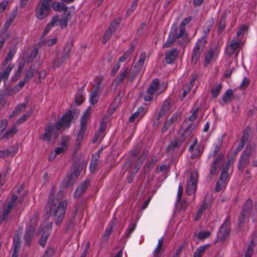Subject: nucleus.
Masks as SVG:
<instances>
[{
    "mask_svg": "<svg viewBox=\"0 0 257 257\" xmlns=\"http://www.w3.org/2000/svg\"><path fill=\"white\" fill-rule=\"evenodd\" d=\"M250 83V81L248 78L244 77L240 85V88L242 90L246 89Z\"/></svg>",
    "mask_w": 257,
    "mask_h": 257,
    "instance_id": "55",
    "label": "nucleus"
},
{
    "mask_svg": "<svg viewBox=\"0 0 257 257\" xmlns=\"http://www.w3.org/2000/svg\"><path fill=\"white\" fill-rule=\"evenodd\" d=\"M249 157L241 154L238 162L237 168L239 171L243 172L245 168L249 163Z\"/></svg>",
    "mask_w": 257,
    "mask_h": 257,
    "instance_id": "20",
    "label": "nucleus"
},
{
    "mask_svg": "<svg viewBox=\"0 0 257 257\" xmlns=\"http://www.w3.org/2000/svg\"><path fill=\"white\" fill-rule=\"evenodd\" d=\"M173 123L169 119H166L164 121L163 126L162 128V133H165V132H166L168 128L171 127L173 125Z\"/></svg>",
    "mask_w": 257,
    "mask_h": 257,
    "instance_id": "50",
    "label": "nucleus"
},
{
    "mask_svg": "<svg viewBox=\"0 0 257 257\" xmlns=\"http://www.w3.org/2000/svg\"><path fill=\"white\" fill-rule=\"evenodd\" d=\"M89 116V113L85 112L81 118L80 128L76 139V145L78 146L80 145L81 142L84 139L85 133L87 128V120Z\"/></svg>",
    "mask_w": 257,
    "mask_h": 257,
    "instance_id": "10",
    "label": "nucleus"
},
{
    "mask_svg": "<svg viewBox=\"0 0 257 257\" xmlns=\"http://www.w3.org/2000/svg\"><path fill=\"white\" fill-rule=\"evenodd\" d=\"M171 107L172 105L171 101L168 99H166L163 102L158 113L160 115L163 116L170 110Z\"/></svg>",
    "mask_w": 257,
    "mask_h": 257,
    "instance_id": "25",
    "label": "nucleus"
},
{
    "mask_svg": "<svg viewBox=\"0 0 257 257\" xmlns=\"http://www.w3.org/2000/svg\"><path fill=\"white\" fill-rule=\"evenodd\" d=\"M224 157V155L220 154H219L217 157L212 162L213 164L217 165L218 166L220 164L222 160H223Z\"/></svg>",
    "mask_w": 257,
    "mask_h": 257,
    "instance_id": "63",
    "label": "nucleus"
},
{
    "mask_svg": "<svg viewBox=\"0 0 257 257\" xmlns=\"http://www.w3.org/2000/svg\"><path fill=\"white\" fill-rule=\"evenodd\" d=\"M254 244L252 241H251L248 246L247 250L245 253V257H251L253 250Z\"/></svg>",
    "mask_w": 257,
    "mask_h": 257,
    "instance_id": "52",
    "label": "nucleus"
},
{
    "mask_svg": "<svg viewBox=\"0 0 257 257\" xmlns=\"http://www.w3.org/2000/svg\"><path fill=\"white\" fill-rule=\"evenodd\" d=\"M55 130H56L55 125L54 126L51 124L47 125L45 129L44 133L40 136V140L49 142L53 136Z\"/></svg>",
    "mask_w": 257,
    "mask_h": 257,
    "instance_id": "14",
    "label": "nucleus"
},
{
    "mask_svg": "<svg viewBox=\"0 0 257 257\" xmlns=\"http://www.w3.org/2000/svg\"><path fill=\"white\" fill-rule=\"evenodd\" d=\"M188 206V203L185 200H177L176 207L180 211H185Z\"/></svg>",
    "mask_w": 257,
    "mask_h": 257,
    "instance_id": "34",
    "label": "nucleus"
},
{
    "mask_svg": "<svg viewBox=\"0 0 257 257\" xmlns=\"http://www.w3.org/2000/svg\"><path fill=\"white\" fill-rule=\"evenodd\" d=\"M52 223L50 224H47L45 228V230L43 233L39 240V244L44 247L46 245L47 239L50 235V231L51 229Z\"/></svg>",
    "mask_w": 257,
    "mask_h": 257,
    "instance_id": "19",
    "label": "nucleus"
},
{
    "mask_svg": "<svg viewBox=\"0 0 257 257\" xmlns=\"http://www.w3.org/2000/svg\"><path fill=\"white\" fill-rule=\"evenodd\" d=\"M255 145L254 144H248L241 154L250 158V156L255 152Z\"/></svg>",
    "mask_w": 257,
    "mask_h": 257,
    "instance_id": "30",
    "label": "nucleus"
},
{
    "mask_svg": "<svg viewBox=\"0 0 257 257\" xmlns=\"http://www.w3.org/2000/svg\"><path fill=\"white\" fill-rule=\"evenodd\" d=\"M73 46L71 42H67L63 48V50L60 58H55L53 62V67H59L69 57Z\"/></svg>",
    "mask_w": 257,
    "mask_h": 257,
    "instance_id": "8",
    "label": "nucleus"
},
{
    "mask_svg": "<svg viewBox=\"0 0 257 257\" xmlns=\"http://www.w3.org/2000/svg\"><path fill=\"white\" fill-rule=\"evenodd\" d=\"M130 73V70L128 67L123 68L117 75L115 79V85H119L121 84Z\"/></svg>",
    "mask_w": 257,
    "mask_h": 257,
    "instance_id": "16",
    "label": "nucleus"
},
{
    "mask_svg": "<svg viewBox=\"0 0 257 257\" xmlns=\"http://www.w3.org/2000/svg\"><path fill=\"white\" fill-rule=\"evenodd\" d=\"M181 144L178 139H175L168 146L167 151L169 152H172L175 149L178 148Z\"/></svg>",
    "mask_w": 257,
    "mask_h": 257,
    "instance_id": "32",
    "label": "nucleus"
},
{
    "mask_svg": "<svg viewBox=\"0 0 257 257\" xmlns=\"http://www.w3.org/2000/svg\"><path fill=\"white\" fill-rule=\"evenodd\" d=\"M136 226L137 224L136 223L131 224L124 234V237H129L131 234L134 231Z\"/></svg>",
    "mask_w": 257,
    "mask_h": 257,
    "instance_id": "47",
    "label": "nucleus"
},
{
    "mask_svg": "<svg viewBox=\"0 0 257 257\" xmlns=\"http://www.w3.org/2000/svg\"><path fill=\"white\" fill-rule=\"evenodd\" d=\"M162 116L160 115L158 113V114L155 115L154 116V117L152 119V121L153 126L154 127H155L156 128L158 127V126H159V125L161 123V121L160 120V119Z\"/></svg>",
    "mask_w": 257,
    "mask_h": 257,
    "instance_id": "51",
    "label": "nucleus"
},
{
    "mask_svg": "<svg viewBox=\"0 0 257 257\" xmlns=\"http://www.w3.org/2000/svg\"><path fill=\"white\" fill-rule=\"evenodd\" d=\"M84 100V92L83 88H80L78 89L77 93L76 94L75 102L77 105H79L81 104Z\"/></svg>",
    "mask_w": 257,
    "mask_h": 257,
    "instance_id": "31",
    "label": "nucleus"
},
{
    "mask_svg": "<svg viewBox=\"0 0 257 257\" xmlns=\"http://www.w3.org/2000/svg\"><path fill=\"white\" fill-rule=\"evenodd\" d=\"M211 232L209 231H200L197 234H195L194 236H196L197 238L200 240H204L210 236Z\"/></svg>",
    "mask_w": 257,
    "mask_h": 257,
    "instance_id": "43",
    "label": "nucleus"
},
{
    "mask_svg": "<svg viewBox=\"0 0 257 257\" xmlns=\"http://www.w3.org/2000/svg\"><path fill=\"white\" fill-rule=\"evenodd\" d=\"M198 179V172L194 170L190 173V178L187 183L186 191L188 195L194 194L197 188V183Z\"/></svg>",
    "mask_w": 257,
    "mask_h": 257,
    "instance_id": "9",
    "label": "nucleus"
},
{
    "mask_svg": "<svg viewBox=\"0 0 257 257\" xmlns=\"http://www.w3.org/2000/svg\"><path fill=\"white\" fill-rule=\"evenodd\" d=\"M218 167V166L217 165H216L213 163L211 164L209 174L207 176V180L208 181H210L212 179L213 176L216 172Z\"/></svg>",
    "mask_w": 257,
    "mask_h": 257,
    "instance_id": "39",
    "label": "nucleus"
},
{
    "mask_svg": "<svg viewBox=\"0 0 257 257\" xmlns=\"http://www.w3.org/2000/svg\"><path fill=\"white\" fill-rule=\"evenodd\" d=\"M8 125V121L6 119H3L0 121V135L6 130Z\"/></svg>",
    "mask_w": 257,
    "mask_h": 257,
    "instance_id": "59",
    "label": "nucleus"
},
{
    "mask_svg": "<svg viewBox=\"0 0 257 257\" xmlns=\"http://www.w3.org/2000/svg\"><path fill=\"white\" fill-rule=\"evenodd\" d=\"M9 35L6 33V30H2L0 32V42H2L4 44L6 40L9 38Z\"/></svg>",
    "mask_w": 257,
    "mask_h": 257,
    "instance_id": "58",
    "label": "nucleus"
},
{
    "mask_svg": "<svg viewBox=\"0 0 257 257\" xmlns=\"http://www.w3.org/2000/svg\"><path fill=\"white\" fill-rule=\"evenodd\" d=\"M78 114L76 110H68L67 111L61 119L55 124V127L57 131H60L62 127L68 128L70 126L71 122L74 119V117Z\"/></svg>",
    "mask_w": 257,
    "mask_h": 257,
    "instance_id": "4",
    "label": "nucleus"
},
{
    "mask_svg": "<svg viewBox=\"0 0 257 257\" xmlns=\"http://www.w3.org/2000/svg\"><path fill=\"white\" fill-rule=\"evenodd\" d=\"M229 223L230 218L227 217L217 232L216 241H223L228 236L230 232Z\"/></svg>",
    "mask_w": 257,
    "mask_h": 257,
    "instance_id": "11",
    "label": "nucleus"
},
{
    "mask_svg": "<svg viewBox=\"0 0 257 257\" xmlns=\"http://www.w3.org/2000/svg\"><path fill=\"white\" fill-rule=\"evenodd\" d=\"M175 42L185 47L189 42V40L185 28H183L180 26L178 28L177 25L173 24L171 27L168 39L163 45V47H170Z\"/></svg>",
    "mask_w": 257,
    "mask_h": 257,
    "instance_id": "2",
    "label": "nucleus"
},
{
    "mask_svg": "<svg viewBox=\"0 0 257 257\" xmlns=\"http://www.w3.org/2000/svg\"><path fill=\"white\" fill-rule=\"evenodd\" d=\"M231 163V161L229 160L227 164L222 168L219 179L217 181L214 189L215 192H219L225 187L228 178V170Z\"/></svg>",
    "mask_w": 257,
    "mask_h": 257,
    "instance_id": "6",
    "label": "nucleus"
},
{
    "mask_svg": "<svg viewBox=\"0 0 257 257\" xmlns=\"http://www.w3.org/2000/svg\"><path fill=\"white\" fill-rule=\"evenodd\" d=\"M252 207V201L248 198L246 200L243 208L238 218V224L244 222V219L247 215L249 214Z\"/></svg>",
    "mask_w": 257,
    "mask_h": 257,
    "instance_id": "13",
    "label": "nucleus"
},
{
    "mask_svg": "<svg viewBox=\"0 0 257 257\" xmlns=\"http://www.w3.org/2000/svg\"><path fill=\"white\" fill-rule=\"evenodd\" d=\"M52 0H40L35 8V17L40 20L47 18L51 12Z\"/></svg>",
    "mask_w": 257,
    "mask_h": 257,
    "instance_id": "3",
    "label": "nucleus"
},
{
    "mask_svg": "<svg viewBox=\"0 0 257 257\" xmlns=\"http://www.w3.org/2000/svg\"><path fill=\"white\" fill-rule=\"evenodd\" d=\"M226 15L225 14L222 15L220 19L218 24V30L220 32L223 31L225 28Z\"/></svg>",
    "mask_w": 257,
    "mask_h": 257,
    "instance_id": "42",
    "label": "nucleus"
},
{
    "mask_svg": "<svg viewBox=\"0 0 257 257\" xmlns=\"http://www.w3.org/2000/svg\"><path fill=\"white\" fill-rule=\"evenodd\" d=\"M147 111V109L143 106L139 107L137 112L140 115V119H141Z\"/></svg>",
    "mask_w": 257,
    "mask_h": 257,
    "instance_id": "62",
    "label": "nucleus"
},
{
    "mask_svg": "<svg viewBox=\"0 0 257 257\" xmlns=\"http://www.w3.org/2000/svg\"><path fill=\"white\" fill-rule=\"evenodd\" d=\"M114 33V32L108 29L104 33L103 38L102 39V44H105L108 40H110V39L111 37L112 34Z\"/></svg>",
    "mask_w": 257,
    "mask_h": 257,
    "instance_id": "45",
    "label": "nucleus"
},
{
    "mask_svg": "<svg viewBox=\"0 0 257 257\" xmlns=\"http://www.w3.org/2000/svg\"><path fill=\"white\" fill-rule=\"evenodd\" d=\"M83 165L82 163H79L74 166L73 171L72 172L73 174H75V176L78 177L82 169Z\"/></svg>",
    "mask_w": 257,
    "mask_h": 257,
    "instance_id": "49",
    "label": "nucleus"
},
{
    "mask_svg": "<svg viewBox=\"0 0 257 257\" xmlns=\"http://www.w3.org/2000/svg\"><path fill=\"white\" fill-rule=\"evenodd\" d=\"M31 113L28 112L24 115H23L21 117H20L16 121L17 124H20L26 121L31 116Z\"/></svg>",
    "mask_w": 257,
    "mask_h": 257,
    "instance_id": "53",
    "label": "nucleus"
},
{
    "mask_svg": "<svg viewBox=\"0 0 257 257\" xmlns=\"http://www.w3.org/2000/svg\"><path fill=\"white\" fill-rule=\"evenodd\" d=\"M67 205V201L63 200L62 191H59L55 198L52 197L51 195L49 196L45 209L49 216L54 218L57 225L60 224L64 219Z\"/></svg>",
    "mask_w": 257,
    "mask_h": 257,
    "instance_id": "1",
    "label": "nucleus"
},
{
    "mask_svg": "<svg viewBox=\"0 0 257 257\" xmlns=\"http://www.w3.org/2000/svg\"><path fill=\"white\" fill-rule=\"evenodd\" d=\"M25 83H27V82L26 81H25V79L23 81H20L18 84L14 86V92L16 93L20 91L24 86Z\"/></svg>",
    "mask_w": 257,
    "mask_h": 257,
    "instance_id": "57",
    "label": "nucleus"
},
{
    "mask_svg": "<svg viewBox=\"0 0 257 257\" xmlns=\"http://www.w3.org/2000/svg\"><path fill=\"white\" fill-rule=\"evenodd\" d=\"M13 252L19 253L21 247V241L20 237L18 234H15V238L13 240Z\"/></svg>",
    "mask_w": 257,
    "mask_h": 257,
    "instance_id": "27",
    "label": "nucleus"
},
{
    "mask_svg": "<svg viewBox=\"0 0 257 257\" xmlns=\"http://www.w3.org/2000/svg\"><path fill=\"white\" fill-rule=\"evenodd\" d=\"M52 8L56 12H66L67 11V7L62 2H55L52 4Z\"/></svg>",
    "mask_w": 257,
    "mask_h": 257,
    "instance_id": "28",
    "label": "nucleus"
},
{
    "mask_svg": "<svg viewBox=\"0 0 257 257\" xmlns=\"http://www.w3.org/2000/svg\"><path fill=\"white\" fill-rule=\"evenodd\" d=\"M179 51L176 48H173L167 52L165 54V59L167 64H172L177 58Z\"/></svg>",
    "mask_w": 257,
    "mask_h": 257,
    "instance_id": "15",
    "label": "nucleus"
},
{
    "mask_svg": "<svg viewBox=\"0 0 257 257\" xmlns=\"http://www.w3.org/2000/svg\"><path fill=\"white\" fill-rule=\"evenodd\" d=\"M239 43L237 42H235L232 40L229 46L226 47L225 49V52L226 55L229 56H231L233 55L234 52L237 51L236 55H237L239 51Z\"/></svg>",
    "mask_w": 257,
    "mask_h": 257,
    "instance_id": "22",
    "label": "nucleus"
},
{
    "mask_svg": "<svg viewBox=\"0 0 257 257\" xmlns=\"http://www.w3.org/2000/svg\"><path fill=\"white\" fill-rule=\"evenodd\" d=\"M218 55L216 49H210L205 55L204 66H207L214 58L216 57Z\"/></svg>",
    "mask_w": 257,
    "mask_h": 257,
    "instance_id": "21",
    "label": "nucleus"
},
{
    "mask_svg": "<svg viewBox=\"0 0 257 257\" xmlns=\"http://www.w3.org/2000/svg\"><path fill=\"white\" fill-rule=\"evenodd\" d=\"M89 185V181L87 180L83 181L77 188L74 193V197L75 198H79L83 193H84Z\"/></svg>",
    "mask_w": 257,
    "mask_h": 257,
    "instance_id": "17",
    "label": "nucleus"
},
{
    "mask_svg": "<svg viewBox=\"0 0 257 257\" xmlns=\"http://www.w3.org/2000/svg\"><path fill=\"white\" fill-rule=\"evenodd\" d=\"M14 64H10L4 72L0 73V82L2 79L4 80L8 79L10 73L14 68Z\"/></svg>",
    "mask_w": 257,
    "mask_h": 257,
    "instance_id": "29",
    "label": "nucleus"
},
{
    "mask_svg": "<svg viewBox=\"0 0 257 257\" xmlns=\"http://www.w3.org/2000/svg\"><path fill=\"white\" fill-rule=\"evenodd\" d=\"M17 132V129L14 126L13 128L8 130L2 137V139L8 138L13 136Z\"/></svg>",
    "mask_w": 257,
    "mask_h": 257,
    "instance_id": "46",
    "label": "nucleus"
},
{
    "mask_svg": "<svg viewBox=\"0 0 257 257\" xmlns=\"http://www.w3.org/2000/svg\"><path fill=\"white\" fill-rule=\"evenodd\" d=\"M233 95V91L232 89H228L224 93L222 96V101L224 103H228Z\"/></svg>",
    "mask_w": 257,
    "mask_h": 257,
    "instance_id": "37",
    "label": "nucleus"
},
{
    "mask_svg": "<svg viewBox=\"0 0 257 257\" xmlns=\"http://www.w3.org/2000/svg\"><path fill=\"white\" fill-rule=\"evenodd\" d=\"M69 137L66 136L63 137L62 138V141L60 143L61 147H64L66 150H67L69 147Z\"/></svg>",
    "mask_w": 257,
    "mask_h": 257,
    "instance_id": "48",
    "label": "nucleus"
},
{
    "mask_svg": "<svg viewBox=\"0 0 257 257\" xmlns=\"http://www.w3.org/2000/svg\"><path fill=\"white\" fill-rule=\"evenodd\" d=\"M146 58V52H143L141 53L139 60L135 65L132 70L131 74L127 76V80L133 82L136 77L139 74L144 66L145 60Z\"/></svg>",
    "mask_w": 257,
    "mask_h": 257,
    "instance_id": "7",
    "label": "nucleus"
},
{
    "mask_svg": "<svg viewBox=\"0 0 257 257\" xmlns=\"http://www.w3.org/2000/svg\"><path fill=\"white\" fill-rule=\"evenodd\" d=\"M141 147L140 146H136L130 152V155L132 157L136 156L140 152Z\"/></svg>",
    "mask_w": 257,
    "mask_h": 257,
    "instance_id": "61",
    "label": "nucleus"
},
{
    "mask_svg": "<svg viewBox=\"0 0 257 257\" xmlns=\"http://www.w3.org/2000/svg\"><path fill=\"white\" fill-rule=\"evenodd\" d=\"M181 117V113L180 112L175 113L169 120L174 124L178 122Z\"/></svg>",
    "mask_w": 257,
    "mask_h": 257,
    "instance_id": "56",
    "label": "nucleus"
},
{
    "mask_svg": "<svg viewBox=\"0 0 257 257\" xmlns=\"http://www.w3.org/2000/svg\"><path fill=\"white\" fill-rule=\"evenodd\" d=\"M197 142V139H195L193 144L189 148V151L191 152L190 158L192 159H194L200 157L202 154V151L200 150L198 146L195 148Z\"/></svg>",
    "mask_w": 257,
    "mask_h": 257,
    "instance_id": "18",
    "label": "nucleus"
},
{
    "mask_svg": "<svg viewBox=\"0 0 257 257\" xmlns=\"http://www.w3.org/2000/svg\"><path fill=\"white\" fill-rule=\"evenodd\" d=\"M34 228L31 229H27L24 236L25 244L28 246L31 244L33 237L34 236Z\"/></svg>",
    "mask_w": 257,
    "mask_h": 257,
    "instance_id": "26",
    "label": "nucleus"
},
{
    "mask_svg": "<svg viewBox=\"0 0 257 257\" xmlns=\"http://www.w3.org/2000/svg\"><path fill=\"white\" fill-rule=\"evenodd\" d=\"M98 94V91H97V89H95L90 93L89 102L91 104L94 105L97 102L99 98Z\"/></svg>",
    "mask_w": 257,
    "mask_h": 257,
    "instance_id": "36",
    "label": "nucleus"
},
{
    "mask_svg": "<svg viewBox=\"0 0 257 257\" xmlns=\"http://www.w3.org/2000/svg\"><path fill=\"white\" fill-rule=\"evenodd\" d=\"M120 19L117 18L114 20L110 24L109 29L115 32L119 26Z\"/></svg>",
    "mask_w": 257,
    "mask_h": 257,
    "instance_id": "41",
    "label": "nucleus"
},
{
    "mask_svg": "<svg viewBox=\"0 0 257 257\" xmlns=\"http://www.w3.org/2000/svg\"><path fill=\"white\" fill-rule=\"evenodd\" d=\"M159 82V79H154L147 90V93L154 94L158 90Z\"/></svg>",
    "mask_w": 257,
    "mask_h": 257,
    "instance_id": "24",
    "label": "nucleus"
},
{
    "mask_svg": "<svg viewBox=\"0 0 257 257\" xmlns=\"http://www.w3.org/2000/svg\"><path fill=\"white\" fill-rule=\"evenodd\" d=\"M36 71L35 69L31 67L28 71H27L25 74L24 79L26 81L27 83L34 76L35 72Z\"/></svg>",
    "mask_w": 257,
    "mask_h": 257,
    "instance_id": "44",
    "label": "nucleus"
},
{
    "mask_svg": "<svg viewBox=\"0 0 257 257\" xmlns=\"http://www.w3.org/2000/svg\"><path fill=\"white\" fill-rule=\"evenodd\" d=\"M222 88V85L221 83L218 84L215 87H213L211 90L212 97L213 98L217 97L219 95Z\"/></svg>",
    "mask_w": 257,
    "mask_h": 257,
    "instance_id": "40",
    "label": "nucleus"
},
{
    "mask_svg": "<svg viewBox=\"0 0 257 257\" xmlns=\"http://www.w3.org/2000/svg\"><path fill=\"white\" fill-rule=\"evenodd\" d=\"M164 242L163 237H161L158 240V245L156 248L155 249L153 252V256H161L162 254V248Z\"/></svg>",
    "mask_w": 257,
    "mask_h": 257,
    "instance_id": "33",
    "label": "nucleus"
},
{
    "mask_svg": "<svg viewBox=\"0 0 257 257\" xmlns=\"http://www.w3.org/2000/svg\"><path fill=\"white\" fill-rule=\"evenodd\" d=\"M194 125L193 124H191L188 125L185 130H183L181 128L178 132V134L180 136L178 140L180 142L182 143L185 141L189 139L191 136L193 130H194Z\"/></svg>",
    "mask_w": 257,
    "mask_h": 257,
    "instance_id": "12",
    "label": "nucleus"
},
{
    "mask_svg": "<svg viewBox=\"0 0 257 257\" xmlns=\"http://www.w3.org/2000/svg\"><path fill=\"white\" fill-rule=\"evenodd\" d=\"M18 150V145H16L13 146L11 149H7L4 151H0V158H5L6 157L14 156Z\"/></svg>",
    "mask_w": 257,
    "mask_h": 257,
    "instance_id": "23",
    "label": "nucleus"
},
{
    "mask_svg": "<svg viewBox=\"0 0 257 257\" xmlns=\"http://www.w3.org/2000/svg\"><path fill=\"white\" fill-rule=\"evenodd\" d=\"M105 129H106V123H105L104 122L103 119H102L100 122L99 128V130H98V132L97 133V134H98V135L101 136L103 133V132L105 131Z\"/></svg>",
    "mask_w": 257,
    "mask_h": 257,
    "instance_id": "60",
    "label": "nucleus"
},
{
    "mask_svg": "<svg viewBox=\"0 0 257 257\" xmlns=\"http://www.w3.org/2000/svg\"><path fill=\"white\" fill-rule=\"evenodd\" d=\"M209 244H206L199 247L194 253L193 257H202Z\"/></svg>",
    "mask_w": 257,
    "mask_h": 257,
    "instance_id": "38",
    "label": "nucleus"
},
{
    "mask_svg": "<svg viewBox=\"0 0 257 257\" xmlns=\"http://www.w3.org/2000/svg\"><path fill=\"white\" fill-rule=\"evenodd\" d=\"M77 177H78L75 176V174H73L71 173L68 177V185L69 186H72L74 184L75 180L77 179Z\"/></svg>",
    "mask_w": 257,
    "mask_h": 257,
    "instance_id": "64",
    "label": "nucleus"
},
{
    "mask_svg": "<svg viewBox=\"0 0 257 257\" xmlns=\"http://www.w3.org/2000/svg\"><path fill=\"white\" fill-rule=\"evenodd\" d=\"M206 42L207 40L205 39V37H201L195 44L192 53L191 63L192 64H197L200 59L201 53L204 51Z\"/></svg>",
    "mask_w": 257,
    "mask_h": 257,
    "instance_id": "5",
    "label": "nucleus"
},
{
    "mask_svg": "<svg viewBox=\"0 0 257 257\" xmlns=\"http://www.w3.org/2000/svg\"><path fill=\"white\" fill-rule=\"evenodd\" d=\"M134 49V46L131 45L130 48L123 54V55L120 57L118 59V63L122 62L125 61L127 58L130 56L132 52Z\"/></svg>",
    "mask_w": 257,
    "mask_h": 257,
    "instance_id": "35",
    "label": "nucleus"
},
{
    "mask_svg": "<svg viewBox=\"0 0 257 257\" xmlns=\"http://www.w3.org/2000/svg\"><path fill=\"white\" fill-rule=\"evenodd\" d=\"M38 219L36 216H34L30 220L29 228L28 229H31L32 228H34V231H35L36 227L37 225Z\"/></svg>",
    "mask_w": 257,
    "mask_h": 257,
    "instance_id": "54",
    "label": "nucleus"
}]
</instances>
